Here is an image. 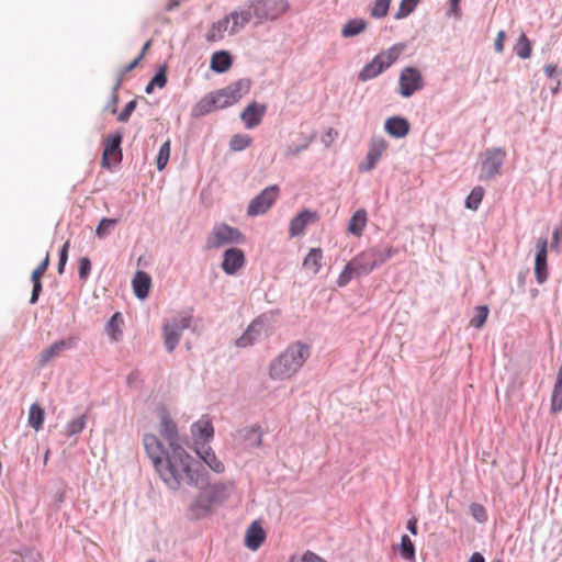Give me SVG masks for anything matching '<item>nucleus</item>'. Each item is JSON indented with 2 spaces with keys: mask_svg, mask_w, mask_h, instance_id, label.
Masks as SVG:
<instances>
[{
  "mask_svg": "<svg viewBox=\"0 0 562 562\" xmlns=\"http://www.w3.org/2000/svg\"><path fill=\"white\" fill-rule=\"evenodd\" d=\"M143 443L156 472L170 490L198 486L204 482L199 462L183 447L166 449L153 434H146Z\"/></svg>",
  "mask_w": 562,
  "mask_h": 562,
  "instance_id": "f257e3e1",
  "label": "nucleus"
},
{
  "mask_svg": "<svg viewBox=\"0 0 562 562\" xmlns=\"http://www.w3.org/2000/svg\"><path fill=\"white\" fill-rule=\"evenodd\" d=\"M311 356V346L301 341L289 345L269 364V376L274 381L293 378Z\"/></svg>",
  "mask_w": 562,
  "mask_h": 562,
  "instance_id": "f03ea898",
  "label": "nucleus"
},
{
  "mask_svg": "<svg viewBox=\"0 0 562 562\" xmlns=\"http://www.w3.org/2000/svg\"><path fill=\"white\" fill-rule=\"evenodd\" d=\"M249 81L238 80L224 89L211 92L194 105L192 114L199 117L210 112L228 108L237 103L249 91Z\"/></svg>",
  "mask_w": 562,
  "mask_h": 562,
  "instance_id": "7ed1b4c3",
  "label": "nucleus"
},
{
  "mask_svg": "<svg viewBox=\"0 0 562 562\" xmlns=\"http://www.w3.org/2000/svg\"><path fill=\"white\" fill-rule=\"evenodd\" d=\"M403 50V44H395L389 49L382 50L360 70L359 80L368 81L382 74L400 58Z\"/></svg>",
  "mask_w": 562,
  "mask_h": 562,
  "instance_id": "20e7f679",
  "label": "nucleus"
},
{
  "mask_svg": "<svg viewBox=\"0 0 562 562\" xmlns=\"http://www.w3.org/2000/svg\"><path fill=\"white\" fill-rule=\"evenodd\" d=\"M244 241V235L239 229L227 224L221 223L213 227L206 238V249H216L228 244H238Z\"/></svg>",
  "mask_w": 562,
  "mask_h": 562,
  "instance_id": "39448f33",
  "label": "nucleus"
},
{
  "mask_svg": "<svg viewBox=\"0 0 562 562\" xmlns=\"http://www.w3.org/2000/svg\"><path fill=\"white\" fill-rule=\"evenodd\" d=\"M506 153L501 148L486 150L482 156L481 180H490L499 173Z\"/></svg>",
  "mask_w": 562,
  "mask_h": 562,
  "instance_id": "423d86ee",
  "label": "nucleus"
},
{
  "mask_svg": "<svg viewBox=\"0 0 562 562\" xmlns=\"http://www.w3.org/2000/svg\"><path fill=\"white\" fill-rule=\"evenodd\" d=\"M278 195L279 187L277 184L266 188L249 202L247 214L249 216L265 214L273 205Z\"/></svg>",
  "mask_w": 562,
  "mask_h": 562,
  "instance_id": "0eeeda50",
  "label": "nucleus"
},
{
  "mask_svg": "<svg viewBox=\"0 0 562 562\" xmlns=\"http://www.w3.org/2000/svg\"><path fill=\"white\" fill-rule=\"evenodd\" d=\"M398 85L401 95L409 98L423 88V76L417 68L406 67L401 71Z\"/></svg>",
  "mask_w": 562,
  "mask_h": 562,
  "instance_id": "6e6552de",
  "label": "nucleus"
},
{
  "mask_svg": "<svg viewBox=\"0 0 562 562\" xmlns=\"http://www.w3.org/2000/svg\"><path fill=\"white\" fill-rule=\"evenodd\" d=\"M191 324L189 316L175 318L171 323L164 325V342L169 352H171L178 345L183 329L188 328Z\"/></svg>",
  "mask_w": 562,
  "mask_h": 562,
  "instance_id": "1a4fd4ad",
  "label": "nucleus"
},
{
  "mask_svg": "<svg viewBox=\"0 0 562 562\" xmlns=\"http://www.w3.org/2000/svg\"><path fill=\"white\" fill-rule=\"evenodd\" d=\"M122 134L120 132L108 135L104 140V149L102 155V166L105 168H110L112 165H115L121 161L122 150Z\"/></svg>",
  "mask_w": 562,
  "mask_h": 562,
  "instance_id": "9d476101",
  "label": "nucleus"
},
{
  "mask_svg": "<svg viewBox=\"0 0 562 562\" xmlns=\"http://www.w3.org/2000/svg\"><path fill=\"white\" fill-rule=\"evenodd\" d=\"M159 434L168 442L169 448L181 447L179 445V434L177 424L171 418L166 408L158 409Z\"/></svg>",
  "mask_w": 562,
  "mask_h": 562,
  "instance_id": "9b49d317",
  "label": "nucleus"
},
{
  "mask_svg": "<svg viewBox=\"0 0 562 562\" xmlns=\"http://www.w3.org/2000/svg\"><path fill=\"white\" fill-rule=\"evenodd\" d=\"M537 254L535 258V277L539 284L547 281L549 276L548 270V240L547 238H539L536 243Z\"/></svg>",
  "mask_w": 562,
  "mask_h": 562,
  "instance_id": "f8f14e48",
  "label": "nucleus"
},
{
  "mask_svg": "<svg viewBox=\"0 0 562 562\" xmlns=\"http://www.w3.org/2000/svg\"><path fill=\"white\" fill-rule=\"evenodd\" d=\"M387 148V142L381 136H374L369 144L366 161L359 165L360 171L372 170Z\"/></svg>",
  "mask_w": 562,
  "mask_h": 562,
  "instance_id": "ddd939ff",
  "label": "nucleus"
},
{
  "mask_svg": "<svg viewBox=\"0 0 562 562\" xmlns=\"http://www.w3.org/2000/svg\"><path fill=\"white\" fill-rule=\"evenodd\" d=\"M246 262L245 254L239 248H228L223 255L222 269L226 274L233 276L240 270Z\"/></svg>",
  "mask_w": 562,
  "mask_h": 562,
  "instance_id": "4468645a",
  "label": "nucleus"
},
{
  "mask_svg": "<svg viewBox=\"0 0 562 562\" xmlns=\"http://www.w3.org/2000/svg\"><path fill=\"white\" fill-rule=\"evenodd\" d=\"M76 338L68 337L54 342L48 348L44 349L38 356V366L45 367L52 359L58 357L63 351L70 349L75 346Z\"/></svg>",
  "mask_w": 562,
  "mask_h": 562,
  "instance_id": "2eb2a0df",
  "label": "nucleus"
},
{
  "mask_svg": "<svg viewBox=\"0 0 562 562\" xmlns=\"http://www.w3.org/2000/svg\"><path fill=\"white\" fill-rule=\"evenodd\" d=\"M265 539L266 532L261 525L258 521L251 522L245 533V546L248 549L256 551L263 543Z\"/></svg>",
  "mask_w": 562,
  "mask_h": 562,
  "instance_id": "dca6fc26",
  "label": "nucleus"
},
{
  "mask_svg": "<svg viewBox=\"0 0 562 562\" xmlns=\"http://www.w3.org/2000/svg\"><path fill=\"white\" fill-rule=\"evenodd\" d=\"M317 220V215L311 211H302L290 223L289 233L292 237L304 233L305 227Z\"/></svg>",
  "mask_w": 562,
  "mask_h": 562,
  "instance_id": "f3484780",
  "label": "nucleus"
},
{
  "mask_svg": "<svg viewBox=\"0 0 562 562\" xmlns=\"http://www.w3.org/2000/svg\"><path fill=\"white\" fill-rule=\"evenodd\" d=\"M265 113L266 106L254 102L241 112L240 119L244 121L247 128H254L261 123Z\"/></svg>",
  "mask_w": 562,
  "mask_h": 562,
  "instance_id": "a211bd4d",
  "label": "nucleus"
},
{
  "mask_svg": "<svg viewBox=\"0 0 562 562\" xmlns=\"http://www.w3.org/2000/svg\"><path fill=\"white\" fill-rule=\"evenodd\" d=\"M192 436L195 442H205L213 438L214 429L209 418L202 417L191 427Z\"/></svg>",
  "mask_w": 562,
  "mask_h": 562,
  "instance_id": "6ab92c4d",
  "label": "nucleus"
},
{
  "mask_svg": "<svg viewBox=\"0 0 562 562\" xmlns=\"http://www.w3.org/2000/svg\"><path fill=\"white\" fill-rule=\"evenodd\" d=\"M384 128L389 135L402 138L408 134L409 123L404 117L392 116L385 121Z\"/></svg>",
  "mask_w": 562,
  "mask_h": 562,
  "instance_id": "aec40b11",
  "label": "nucleus"
},
{
  "mask_svg": "<svg viewBox=\"0 0 562 562\" xmlns=\"http://www.w3.org/2000/svg\"><path fill=\"white\" fill-rule=\"evenodd\" d=\"M198 456L216 473H222L225 470L224 463L216 457L210 447L204 445L195 449Z\"/></svg>",
  "mask_w": 562,
  "mask_h": 562,
  "instance_id": "412c9836",
  "label": "nucleus"
},
{
  "mask_svg": "<svg viewBox=\"0 0 562 562\" xmlns=\"http://www.w3.org/2000/svg\"><path fill=\"white\" fill-rule=\"evenodd\" d=\"M151 285V278L144 271H137L133 279L134 293L138 299H145L148 296L149 289Z\"/></svg>",
  "mask_w": 562,
  "mask_h": 562,
  "instance_id": "4be33fe9",
  "label": "nucleus"
},
{
  "mask_svg": "<svg viewBox=\"0 0 562 562\" xmlns=\"http://www.w3.org/2000/svg\"><path fill=\"white\" fill-rule=\"evenodd\" d=\"M350 262L355 267L356 276L369 274L374 269L368 250H363L353 257Z\"/></svg>",
  "mask_w": 562,
  "mask_h": 562,
  "instance_id": "5701e85b",
  "label": "nucleus"
},
{
  "mask_svg": "<svg viewBox=\"0 0 562 562\" xmlns=\"http://www.w3.org/2000/svg\"><path fill=\"white\" fill-rule=\"evenodd\" d=\"M323 250L321 248H312L303 260V268L306 271L316 274L322 268Z\"/></svg>",
  "mask_w": 562,
  "mask_h": 562,
  "instance_id": "b1692460",
  "label": "nucleus"
},
{
  "mask_svg": "<svg viewBox=\"0 0 562 562\" xmlns=\"http://www.w3.org/2000/svg\"><path fill=\"white\" fill-rule=\"evenodd\" d=\"M261 329L262 324L260 322H252L243 334V336L236 340V346L245 348L252 345L254 341H256L260 336Z\"/></svg>",
  "mask_w": 562,
  "mask_h": 562,
  "instance_id": "393cba45",
  "label": "nucleus"
},
{
  "mask_svg": "<svg viewBox=\"0 0 562 562\" xmlns=\"http://www.w3.org/2000/svg\"><path fill=\"white\" fill-rule=\"evenodd\" d=\"M367 250L369 252L371 261L374 263V269L383 265L385 261H387L397 254V249L392 246H387L383 249L370 248Z\"/></svg>",
  "mask_w": 562,
  "mask_h": 562,
  "instance_id": "a878e982",
  "label": "nucleus"
},
{
  "mask_svg": "<svg viewBox=\"0 0 562 562\" xmlns=\"http://www.w3.org/2000/svg\"><path fill=\"white\" fill-rule=\"evenodd\" d=\"M367 212L363 209L356 211L348 224V232L355 236H361L367 225Z\"/></svg>",
  "mask_w": 562,
  "mask_h": 562,
  "instance_id": "bb28decb",
  "label": "nucleus"
},
{
  "mask_svg": "<svg viewBox=\"0 0 562 562\" xmlns=\"http://www.w3.org/2000/svg\"><path fill=\"white\" fill-rule=\"evenodd\" d=\"M562 411V364L559 369L557 380L551 395V413L558 414Z\"/></svg>",
  "mask_w": 562,
  "mask_h": 562,
  "instance_id": "cd10ccee",
  "label": "nucleus"
},
{
  "mask_svg": "<svg viewBox=\"0 0 562 562\" xmlns=\"http://www.w3.org/2000/svg\"><path fill=\"white\" fill-rule=\"evenodd\" d=\"M232 66V57L227 52L221 50L212 55L211 69L216 72H225Z\"/></svg>",
  "mask_w": 562,
  "mask_h": 562,
  "instance_id": "c85d7f7f",
  "label": "nucleus"
},
{
  "mask_svg": "<svg viewBox=\"0 0 562 562\" xmlns=\"http://www.w3.org/2000/svg\"><path fill=\"white\" fill-rule=\"evenodd\" d=\"M229 16H225L222 20L213 23L209 32L206 33V40L209 42H217L224 38L225 33L228 31Z\"/></svg>",
  "mask_w": 562,
  "mask_h": 562,
  "instance_id": "c756f323",
  "label": "nucleus"
},
{
  "mask_svg": "<svg viewBox=\"0 0 562 562\" xmlns=\"http://www.w3.org/2000/svg\"><path fill=\"white\" fill-rule=\"evenodd\" d=\"M239 436L247 447H259L262 442V435L258 426L244 428L239 431Z\"/></svg>",
  "mask_w": 562,
  "mask_h": 562,
  "instance_id": "7c9ffc66",
  "label": "nucleus"
},
{
  "mask_svg": "<svg viewBox=\"0 0 562 562\" xmlns=\"http://www.w3.org/2000/svg\"><path fill=\"white\" fill-rule=\"evenodd\" d=\"M367 29V22L363 19H351L341 29V36L345 38L359 35Z\"/></svg>",
  "mask_w": 562,
  "mask_h": 562,
  "instance_id": "2f4dec72",
  "label": "nucleus"
},
{
  "mask_svg": "<svg viewBox=\"0 0 562 562\" xmlns=\"http://www.w3.org/2000/svg\"><path fill=\"white\" fill-rule=\"evenodd\" d=\"M44 418V409L38 404H32L29 412V425L37 431L42 428Z\"/></svg>",
  "mask_w": 562,
  "mask_h": 562,
  "instance_id": "473e14b6",
  "label": "nucleus"
},
{
  "mask_svg": "<svg viewBox=\"0 0 562 562\" xmlns=\"http://www.w3.org/2000/svg\"><path fill=\"white\" fill-rule=\"evenodd\" d=\"M514 50L516 55L522 59L529 58L531 56V43L526 36L525 33H521L519 38L517 40Z\"/></svg>",
  "mask_w": 562,
  "mask_h": 562,
  "instance_id": "72a5a7b5",
  "label": "nucleus"
},
{
  "mask_svg": "<svg viewBox=\"0 0 562 562\" xmlns=\"http://www.w3.org/2000/svg\"><path fill=\"white\" fill-rule=\"evenodd\" d=\"M228 16L229 21H233V25L229 29V33L237 32L239 29L244 27L250 21V12L248 11H234Z\"/></svg>",
  "mask_w": 562,
  "mask_h": 562,
  "instance_id": "f704fd0d",
  "label": "nucleus"
},
{
  "mask_svg": "<svg viewBox=\"0 0 562 562\" xmlns=\"http://www.w3.org/2000/svg\"><path fill=\"white\" fill-rule=\"evenodd\" d=\"M484 189L482 187H475L472 189L465 200V206L470 210L476 211L483 200Z\"/></svg>",
  "mask_w": 562,
  "mask_h": 562,
  "instance_id": "c9c22d12",
  "label": "nucleus"
},
{
  "mask_svg": "<svg viewBox=\"0 0 562 562\" xmlns=\"http://www.w3.org/2000/svg\"><path fill=\"white\" fill-rule=\"evenodd\" d=\"M401 555L408 561L415 560V547L407 535H403L400 547Z\"/></svg>",
  "mask_w": 562,
  "mask_h": 562,
  "instance_id": "e433bc0d",
  "label": "nucleus"
},
{
  "mask_svg": "<svg viewBox=\"0 0 562 562\" xmlns=\"http://www.w3.org/2000/svg\"><path fill=\"white\" fill-rule=\"evenodd\" d=\"M251 143V138L248 135L237 134L231 138L229 147L234 151H240L246 149Z\"/></svg>",
  "mask_w": 562,
  "mask_h": 562,
  "instance_id": "4c0bfd02",
  "label": "nucleus"
},
{
  "mask_svg": "<svg viewBox=\"0 0 562 562\" xmlns=\"http://www.w3.org/2000/svg\"><path fill=\"white\" fill-rule=\"evenodd\" d=\"M353 277H357L356 270L352 263L349 261L341 271V273L338 276L337 285L339 288L346 286L352 280Z\"/></svg>",
  "mask_w": 562,
  "mask_h": 562,
  "instance_id": "58836bf2",
  "label": "nucleus"
},
{
  "mask_svg": "<svg viewBox=\"0 0 562 562\" xmlns=\"http://www.w3.org/2000/svg\"><path fill=\"white\" fill-rule=\"evenodd\" d=\"M418 2L419 0H402L398 10L395 13V19L400 20L406 18L414 11Z\"/></svg>",
  "mask_w": 562,
  "mask_h": 562,
  "instance_id": "ea45409f",
  "label": "nucleus"
},
{
  "mask_svg": "<svg viewBox=\"0 0 562 562\" xmlns=\"http://www.w3.org/2000/svg\"><path fill=\"white\" fill-rule=\"evenodd\" d=\"M170 157V140L167 139L159 149L158 156H157V169L162 170L169 160Z\"/></svg>",
  "mask_w": 562,
  "mask_h": 562,
  "instance_id": "a19ab883",
  "label": "nucleus"
},
{
  "mask_svg": "<svg viewBox=\"0 0 562 562\" xmlns=\"http://www.w3.org/2000/svg\"><path fill=\"white\" fill-rule=\"evenodd\" d=\"M391 0H375L371 8V15L376 19L384 18L387 14Z\"/></svg>",
  "mask_w": 562,
  "mask_h": 562,
  "instance_id": "79ce46f5",
  "label": "nucleus"
},
{
  "mask_svg": "<svg viewBox=\"0 0 562 562\" xmlns=\"http://www.w3.org/2000/svg\"><path fill=\"white\" fill-rule=\"evenodd\" d=\"M488 316V307L486 305H481L475 308V315L470 321V324L476 328H481L486 318Z\"/></svg>",
  "mask_w": 562,
  "mask_h": 562,
  "instance_id": "37998d69",
  "label": "nucleus"
},
{
  "mask_svg": "<svg viewBox=\"0 0 562 562\" xmlns=\"http://www.w3.org/2000/svg\"><path fill=\"white\" fill-rule=\"evenodd\" d=\"M117 221L114 218H102L95 229L99 238L105 237L116 225Z\"/></svg>",
  "mask_w": 562,
  "mask_h": 562,
  "instance_id": "c03bdc74",
  "label": "nucleus"
},
{
  "mask_svg": "<svg viewBox=\"0 0 562 562\" xmlns=\"http://www.w3.org/2000/svg\"><path fill=\"white\" fill-rule=\"evenodd\" d=\"M86 427V416L82 415L71 422H69L66 426V431L68 436H74L81 432Z\"/></svg>",
  "mask_w": 562,
  "mask_h": 562,
  "instance_id": "a18cd8bd",
  "label": "nucleus"
},
{
  "mask_svg": "<svg viewBox=\"0 0 562 562\" xmlns=\"http://www.w3.org/2000/svg\"><path fill=\"white\" fill-rule=\"evenodd\" d=\"M300 140L302 142L300 146H297V147L289 146L288 147V149L285 151V156H288V157L295 156L301 150L306 149L310 146V144L312 143L313 137L311 135H303V134H301Z\"/></svg>",
  "mask_w": 562,
  "mask_h": 562,
  "instance_id": "49530a36",
  "label": "nucleus"
},
{
  "mask_svg": "<svg viewBox=\"0 0 562 562\" xmlns=\"http://www.w3.org/2000/svg\"><path fill=\"white\" fill-rule=\"evenodd\" d=\"M289 562H326L324 559L318 557L316 553L312 551H306L302 555L296 557L292 555Z\"/></svg>",
  "mask_w": 562,
  "mask_h": 562,
  "instance_id": "de8ad7c7",
  "label": "nucleus"
},
{
  "mask_svg": "<svg viewBox=\"0 0 562 562\" xmlns=\"http://www.w3.org/2000/svg\"><path fill=\"white\" fill-rule=\"evenodd\" d=\"M49 266V255L47 254L44 258V260L38 265V267L32 272L31 280L37 281L42 279L44 273L46 272L47 268Z\"/></svg>",
  "mask_w": 562,
  "mask_h": 562,
  "instance_id": "09e8293b",
  "label": "nucleus"
},
{
  "mask_svg": "<svg viewBox=\"0 0 562 562\" xmlns=\"http://www.w3.org/2000/svg\"><path fill=\"white\" fill-rule=\"evenodd\" d=\"M69 246H70V243L69 240H67L61 249H60V252H59V262H58V273L59 274H63L64 273V270H65V266L67 263V260H68V250H69Z\"/></svg>",
  "mask_w": 562,
  "mask_h": 562,
  "instance_id": "8fccbe9b",
  "label": "nucleus"
},
{
  "mask_svg": "<svg viewBox=\"0 0 562 562\" xmlns=\"http://www.w3.org/2000/svg\"><path fill=\"white\" fill-rule=\"evenodd\" d=\"M91 271V261L88 257H81L79 259V278L86 280Z\"/></svg>",
  "mask_w": 562,
  "mask_h": 562,
  "instance_id": "3c124183",
  "label": "nucleus"
},
{
  "mask_svg": "<svg viewBox=\"0 0 562 562\" xmlns=\"http://www.w3.org/2000/svg\"><path fill=\"white\" fill-rule=\"evenodd\" d=\"M137 102L136 100L130 101L122 112L119 114L117 120L120 122H127L133 111L136 109Z\"/></svg>",
  "mask_w": 562,
  "mask_h": 562,
  "instance_id": "603ef678",
  "label": "nucleus"
},
{
  "mask_svg": "<svg viewBox=\"0 0 562 562\" xmlns=\"http://www.w3.org/2000/svg\"><path fill=\"white\" fill-rule=\"evenodd\" d=\"M471 513L473 515V517L477 520V521H485L486 520V512L484 509V507L480 504H472L471 507Z\"/></svg>",
  "mask_w": 562,
  "mask_h": 562,
  "instance_id": "864d4df0",
  "label": "nucleus"
},
{
  "mask_svg": "<svg viewBox=\"0 0 562 562\" xmlns=\"http://www.w3.org/2000/svg\"><path fill=\"white\" fill-rule=\"evenodd\" d=\"M338 137V132L333 127L328 128L327 132L323 135L322 142L326 147L330 146L335 139Z\"/></svg>",
  "mask_w": 562,
  "mask_h": 562,
  "instance_id": "5fc2aeb1",
  "label": "nucleus"
},
{
  "mask_svg": "<svg viewBox=\"0 0 562 562\" xmlns=\"http://www.w3.org/2000/svg\"><path fill=\"white\" fill-rule=\"evenodd\" d=\"M150 81H151V86H156L158 88H164L166 86V83H167V77L165 75V70L161 69L160 71H158L153 77V79Z\"/></svg>",
  "mask_w": 562,
  "mask_h": 562,
  "instance_id": "6e6d98bb",
  "label": "nucleus"
},
{
  "mask_svg": "<svg viewBox=\"0 0 562 562\" xmlns=\"http://www.w3.org/2000/svg\"><path fill=\"white\" fill-rule=\"evenodd\" d=\"M33 283V290L30 299L31 304H35L38 300L40 293L42 291V281H32Z\"/></svg>",
  "mask_w": 562,
  "mask_h": 562,
  "instance_id": "4d7b16f0",
  "label": "nucleus"
},
{
  "mask_svg": "<svg viewBox=\"0 0 562 562\" xmlns=\"http://www.w3.org/2000/svg\"><path fill=\"white\" fill-rule=\"evenodd\" d=\"M505 32L504 31H499L496 35V38H495V50L496 53L501 54L503 53L504 50V42H505Z\"/></svg>",
  "mask_w": 562,
  "mask_h": 562,
  "instance_id": "13d9d810",
  "label": "nucleus"
},
{
  "mask_svg": "<svg viewBox=\"0 0 562 562\" xmlns=\"http://www.w3.org/2000/svg\"><path fill=\"white\" fill-rule=\"evenodd\" d=\"M142 59H143V54H139L138 57H136L131 64H128L127 66H125L121 69V76H124L127 72H130L131 70H133L139 64V61Z\"/></svg>",
  "mask_w": 562,
  "mask_h": 562,
  "instance_id": "bf43d9fd",
  "label": "nucleus"
},
{
  "mask_svg": "<svg viewBox=\"0 0 562 562\" xmlns=\"http://www.w3.org/2000/svg\"><path fill=\"white\" fill-rule=\"evenodd\" d=\"M544 72H546V75H547L549 78H553V77H555V76H557V74H558V67H557V65H552V64L547 65V66L544 67Z\"/></svg>",
  "mask_w": 562,
  "mask_h": 562,
  "instance_id": "052dcab7",
  "label": "nucleus"
},
{
  "mask_svg": "<svg viewBox=\"0 0 562 562\" xmlns=\"http://www.w3.org/2000/svg\"><path fill=\"white\" fill-rule=\"evenodd\" d=\"M407 529L411 533L416 535L417 533V519L415 517L411 518L407 521Z\"/></svg>",
  "mask_w": 562,
  "mask_h": 562,
  "instance_id": "680f3d73",
  "label": "nucleus"
},
{
  "mask_svg": "<svg viewBox=\"0 0 562 562\" xmlns=\"http://www.w3.org/2000/svg\"><path fill=\"white\" fill-rule=\"evenodd\" d=\"M561 238H562V228H561V229L557 228V229L553 232V236H552V245H551V246H552V247L558 246V244L560 243Z\"/></svg>",
  "mask_w": 562,
  "mask_h": 562,
  "instance_id": "e2e57ef3",
  "label": "nucleus"
},
{
  "mask_svg": "<svg viewBox=\"0 0 562 562\" xmlns=\"http://www.w3.org/2000/svg\"><path fill=\"white\" fill-rule=\"evenodd\" d=\"M468 562H485V560L481 553L475 552L471 555Z\"/></svg>",
  "mask_w": 562,
  "mask_h": 562,
  "instance_id": "0e129e2a",
  "label": "nucleus"
},
{
  "mask_svg": "<svg viewBox=\"0 0 562 562\" xmlns=\"http://www.w3.org/2000/svg\"><path fill=\"white\" fill-rule=\"evenodd\" d=\"M150 44H151V41H147V42L145 43V45L143 46V49H142V53H140V54H143V56L145 55V53H146V52H147V49L149 48Z\"/></svg>",
  "mask_w": 562,
  "mask_h": 562,
  "instance_id": "69168bd1",
  "label": "nucleus"
},
{
  "mask_svg": "<svg viewBox=\"0 0 562 562\" xmlns=\"http://www.w3.org/2000/svg\"><path fill=\"white\" fill-rule=\"evenodd\" d=\"M156 86H151V81H149V83L147 85V87L145 88V91L147 93H151L153 92V89L155 88Z\"/></svg>",
  "mask_w": 562,
  "mask_h": 562,
  "instance_id": "338daca9",
  "label": "nucleus"
},
{
  "mask_svg": "<svg viewBox=\"0 0 562 562\" xmlns=\"http://www.w3.org/2000/svg\"><path fill=\"white\" fill-rule=\"evenodd\" d=\"M117 315H119V314H115V315H113V316H112V318H111V321H110V324H112V323H114V322H115V319H116Z\"/></svg>",
  "mask_w": 562,
  "mask_h": 562,
  "instance_id": "774afa93",
  "label": "nucleus"
}]
</instances>
